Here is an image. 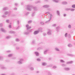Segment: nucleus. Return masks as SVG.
<instances>
[{"mask_svg": "<svg viewBox=\"0 0 75 75\" xmlns=\"http://www.w3.org/2000/svg\"><path fill=\"white\" fill-rule=\"evenodd\" d=\"M60 62L62 63H64V62H65V61L63 60H60Z\"/></svg>", "mask_w": 75, "mask_h": 75, "instance_id": "obj_14", "label": "nucleus"}, {"mask_svg": "<svg viewBox=\"0 0 75 75\" xmlns=\"http://www.w3.org/2000/svg\"><path fill=\"white\" fill-rule=\"evenodd\" d=\"M42 30V28H40L38 29V31H41Z\"/></svg>", "mask_w": 75, "mask_h": 75, "instance_id": "obj_29", "label": "nucleus"}, {"mask_svg": "<svg viewBox=\"0 0 75 75\" xmlns=\"http://www.w3.org/2000/svg\"><path fill=\"white\" fill-rule=\"evenodd\" d=\"M21 62H23V61H24V59H20L19 60Z\"/></svg>", "mask_w": 75, "mask_h": 75, "instance_id": "obj_19", "label": "nucleus"}, {"mask_svg": "<svg viewBox=\"0 0 75 75\" xmlns=\"http://www.w3.org/2000/svg\"><path fill=\"white\" fill-rule=\"evenodd\" d=\"M11 52V51H7V52Z\"/></svg>", "mask_w": 75, "mask_h": 75, "instance_id": "obj_57", "label": "nucleus"}, {"mask_svg": "<svg viewBox=\"0 0 75 75\" xmlns=\"http://www.w3.org/2000/svg\"><path fill=\"white\" fill-rule=\"evenodd\" d=\"M49 59H51V58H49Z\"/></svg>", "mask_w": 75, "mask_h": 75, "instance_id": "obj_63", "label": "nucleus"}, {"mask_svg": "<svg viewBox=\"0 0 75 75\" xmlns=\"http://www.w3.org/2000/svg\"><path fill=\"white\" fill-rule=\"evenodd\" d=\"M72 8H75V4L73 5L72 6Z\"/></svg>", "mask_w": 75, "mask_h": 75, "instance_id": "obj_39", "label": "nucleus"}, {"mask_svg": "<svg viewBox=\"0 0 75 75\" xmlns=\"http://www.w3.org/2000/svg\"><path fill=\"white\" fill-rule=\"evenodd\" d=\"M35 53L36 54V56H38L39 55V54L38 53V52H35Z\"/></svg>", "mask_w": 75, "mask_h": 75, "instance_id": "obj_16", "label": "nucleus"}, {"mask_svg": "<svg viewBox=\"0 0 75 75\" xmlns=\"http://www.w3.org/2000/svg\"><path fill=\"white\" fill-rule=\"evenodd\" d=\"M67 35H68V33H66V34L65 35V37H67Z\"/></svg>", "mask_w": 75, "mask_h": 75, "instance_id": "obj_38", "label": "nucleus"}, {"mask_svg": "<svg viewBox=\"0 0 75 75\" xmlns=\"http://www.w3.org/2000/svg\"><path fill=\"white\" fill-rule=\"evenodd\" d=\"M47 34L48 35H51V30L50 29L48 30Z\"/></svg>", "mask_w": 75, "mask_h": 75, "instance_id": "obj_5", "label": "nucleus"}, {"mask_svg": "<svg viewBox=\"0 0 75 75\" xmlns=\"http://www.w3.org/2000/svg\"><path fill=\"white\" fill-rule=\"evenodd\" d=\"M46 13H47L48 14H50V13L49 12H47Z\"/></svg>", "mask_w": 75, "mask_h": 75, "instance_id": "obj_61", "label": "nucleus"}, {"mask_svg": "<svg viewBox=\"0 0 75 75\" xmlns=\"http://www.w3.org/2000/svg\"><path fill=\"white\" fill-rule=\"evenodd\" d=\"M64 17H66V14H64Z\"/></svg>", "mask_w": 75, "mask_h": 75, "instance_id": "obj_58", "label": "nucleus"}, {"mask_svg": "<svg viewBox=\"0 0 75 75\" xmlns=\"http://www.w3.org/2000/svg\"><path fill=\"white\" fill-rule=\"evenodd\" d=\"M16 49L17 50H19V49H20V48L19 47H16Z\"/></svg>", "mask_w": 75, "mask_h": 75, "instance_id": "obj_53", "label": "nucleus"}, {"mask_svg": "<svg viewBox=\"0 0 75 75\" xmlns=\"http://www.w3.org/2000/svg\"><path fill=\"white\" fill-rule=\"evenodd\" d=\"M18 4L17 3H15V6H18Z\"/></svg>", "mask_w": 75, "mask_h": 75, "instance_id": "obj_51", "label": "nucleus"}, {"mask_svg": "<svg viewBox=\"0 0 75 75\" xmlns=\"http://www.w3.org/2000/svg\"><path fill=\"white\" fill-rule=\"evenodd\" d=\"M56 28L57 29V31H58V29H59V27H58Z\"/></svg>", "mask_w": 75, "mask_h": 75, "instance_id": "obj_44", "label": "nucleus"}, {"mask_svg": "<svg viewBox=\"0 0 75 75\" xmlns=\"http://www.w3.org/2000/svg\"><path fill=\"white\" fill-rule=\"evenodd\" d=\"M5 14L6 15H7L8 14V12L6 11V12L5 13Z\"/></svg>", "mask_w": 75, "mask_h": 75, "instance_id": "obj_25", "label": "nucleus"}, {"mask_svg": "<svg viewBox=\"0 0 75 75\" xmlns=\"http://www.w3.org/2000/svg\"><path fill=\"white\" fill-rule=\"evenodd\" d=\"M12 56H13V54H9L8 55L9 57H12Z\"/></svg>", "mask_w": 75, "mask_h": 75, "instance_id": "obj_32", "label": "nucleus"}, {"mask_svg": "<svg viewBox=\"0 0 75 75\" xmlns=\"http://www.w3.org/2000/svg\"><path fill=\"white\" fill-rule=\"evenodd\" d=\"M41 2L40 1H39L38 2V3H40Z\"/></svg>", "mask_w": 75, "mask_h": 75, "instance_id": "obj_62", "label": "nucleus"}, {"mask_svg": "<svg viewBox=\"0 0 75 75\" xmlns=\"http://www.w3.org/2000/svg\"><path fill=\"white\" fill-rule=\"evenodd\" d=\"M34 42H35L34 41H33L32 42L33 44H34Z\"/></svg>", "mask_w": 75, "mask_h": 75, "instance_id": "obj_59", "label": "nucleus"}, {"mask_svg": "<svg viewBox=\"0 0 75 75\" xmlns=\"http://www.w3.org/2000/svg\"><path fill=\"white\" fill-rule=\"evenodd\" d=\"M53 2H54V3H59V1L58 0H53Z\"/></svg>", "mask_w": 75, "mask_h": 75, "instance_id": "obj_8", "label": "nucleus"}, {"mask_svg": "<svg viewBox=\"0 0 75 75\" xmlns=\"http://www.w3.org/2000/svg\"><path fill=\"white\" fill-rule=\"evenodd\" d=\"M66 10L67 11H68L69 10H70L71 9L70 8H67L66 9Z\"/></svg>", "mask_w": 75, "mask_h": 75, "instance_id": "obj_27", "label": "nucleus"}, {"mask_svg": "<svg viewBox=\"0 0 75 75\" xmlns=\"http://www.w3.org/2000/svg\"><path fill=\"white\" fill-rule=\"evenodd\" d=\"M52 68L53 69H55V68H57V66H52Z\"/></svg>", "mask_w": 75, "mask_h": 75, "instance_id": "obj_21", "label": "nucleus"}, {"mask_svg": "<svg viewBox=\"0 0 75 75\" xmlns=\"http://www.w3.org/2000/svg\"><path fill=\"white\" fill-rule=\"evenodd\" d=\"M33 22V21H28V23L29 24H30V23H31Z\"/></svg>", "mask_w": 75, "mask_h": 75, "instance_id": "obj_30", "label": "nucleus"}, {"mask_svg": "<svg viewBox=\"0 0 75 75\" xmlns=\"http://www.w3.org/2000/svg\"><path fill=\"white\" fill-rule=\"evenodd\" d=\"M37 74H38L39 73H40V71H37Z\"/></svg>", "mask_w": 75, "mask_h": 75, "instance_id": "obj_55", "label": "nucleus"}, {"mask_svg": "<svg viewBox=\"0 0 75 75\" xmlns=\"http://www.w3.org/2000/svg\"><path fill=\"white\" fill-rule=\"evenodd\" d=\"M43 35H44V36H45V35H47V34H46V33H43Z\"/></svg>", "mask_w": 75, "mask_h": 75, "instance_id": "obj_45", "label": "nucleus"}, {"mask_svg": "<svg viewBox=\"0 0 75 75\" xmlns=\"http://www.w3.org/2000/svg\"><path fill=\"white\" fill-rule=\"evenodd\" d=\"M27 9L29 11H31L33 8V7L30 5H27Z\"/></svg>", "mask_w": 75, "mask_h": 75, "instance_id": "obj_1", "label": "nucleus"}, {"mask_svg": "<svg viewBox=\"0 0 75 75\" xmlns=\"http://www.w3.org/2000/svg\"><path fill=\"white\" fill-rule=\"evenodd\" d=\"M57 13L58 15L59 16V15L60 14V13H59V11H57Z\"/></svg>", "mask_w": 75, "mask_h": 75, "instance_id": "obj_22", "label": "nucleus"}, {"mask_svg": "<svg viewBox=\"0 0 75 75\" xmlns=\"http://www.w3.org/2000/svg\"><path fill=\"white\" fill-rule=\"evenodd\" d=\"M52 26L53 27H55V26H56V24L53 25H52Z\"/></svg>", "mask_w": 75, "mask_h": 75, "instance_id": "obj_47", "label": "nucleus"}, {"mask_svg": "<svg viewBox=\"0 0 75 75\" xmlns=\"http://www.w3.org/2000/svg\"><path fill=\"white\" fill-rule=\"evenodd\" d=\"M50 19H51V18H52V15H50Z\"/></svg>", "mask_w": 75, "mask_h": 75, "instance_id": "obj_41", "label": "nucleus"}, {"mask_svg": "<svg viewBox=\"0 0 75 75\" xmlns=\"http://www.w3.org/2000/svg\"><path fill=\"white\" fill-rule=\"evenodd\" d=\"M39 32L40 31L39 30L36 31L34 32V34L35 35H36V34H38Z\"/></svg>", "mask_w": 75, "mask_h": 75, "instance_id": "obj_3", "label": "nucleus"}, {"mask_svg": "<svg viewBox=\"0 0 75 75\" xmlns=\"http://www.w3.org/2000/svg\"><path fill=\"white\" fill-rule=\"evenodd\" d=\"M30 69L31 70V71H34V69L33 67H30Z\"/></svg>", "mask_w": 75, "mask_h": 75, "instance_id": "obj_20", "label": "nucleus"}, {"mask_svg": "<svg viewBox=\"0 0 75 75\" xmlns=\"http://www.w3.org/2000/svg\"><path fill=\"white\" fill-rule=\"evenodd\" d=\"M68 47H72V45L71 44H69L68 45Z\"/></svg>", "mask_w": 75, "mask_h": 75, "instance_id": "obj_18", "label": "nucleus"}, {"mask_svg": "<svg viewBox=\"0 0 75 75\" xmlns=\"http://www.w3.org/2000/svg\"><path fill=\"white\" fill-rule=\"evenodd\" d=\"M17 63L18 64H23V62H22L19 60L18 62Z\"/></svg>", "mask_w": 75, "mask_h": 75, "instance_id": "obj_10", "label": "nucleus"}, {"mask_svg": "<svg viewBox=\"0 0 75 75\" xmlns=\"http://www.w3.org/2000/svg\"><path fill=\"white\" fill-rule=\"evenodd\" d=\"M50 20H51V18H50V20L49 21L46 22L45 23H48V22H50Z\"/></svg>", "mask_w": 75, "mask_h": 75, "instance_id": "obj_23", "label": "nucleus"}, {"mask_svg": "<svg viewBox=\"0 0 75 75\" xmlns=\"http://www.w3.org/2000/svg\"><path fill=\"white\" fill-rule=\"evenodd\" d=\"M42 65H43L44 66L47 65V63H42Z\"/></svg>", "mask_w": 75, "mask_h": 75, "instance_id": "obj_24", "label": "nucleus"}, {"mask_svg": "<svg viewBox=\"0 0 75 75\" xmlns=\"http://www.w3.org/2000/svg\"><path fill=\"white\" fill-rule=\"evenodd\" d=\"M1 31H2V32H3L4 33L5 32V30H4V29L3 28H1Z\"/></svg>", "mask_w": 75, "mask_h": 75, "instance_id": "obj_11", "label": "nucleus"}, {"mask_svg": "<svg viewBox=\"0 0 75 75\" xmlns=\"http://www.w3.org/2000/svg\"><path fill=\"white\" fill-rule=\"evenodd\" d=\"M9 28H11V25H9Z\"/></svg>", "mask_w": 75, "mask_h": 75, "instance_id": "obj_36", "label": "nucleus"}, {"mask_svg": "<svg viewBox=\"0 0 75 75\" xmlns=\"http://www.w3.org/2000/svg\"><path fill=\"white\" fill-rule=\"evenodd\" d=\"M14 10H17V8H15L14 9Z\"/></svg>", "mask_w": 75, "mask_h": 75, "instance_id": "obj_49", "label": "nucleus"}, {"mask_svg": "<svg viewBox=\"0 0 75 75\" xmlns=\"http://www.w3.org/2000/svg\"><path fill=\"white\" fill-rule=\"evenodd\" d=\"M48 75H52V74L50 73V72H48Z\"/></svg>", "mask_w": 75, "mask_h": 75, "instance_id": "obj_35", "label": "nucleus"}, {"mask_svg": "<svg viewBox=\"0 0 75 75\" xmlns=\"http://www.w3.org/2000/svg\"><path fill=\"white\" fill-rule=\"evenodd\" d=\"M69 28H71V25H69Z\"/></svg>", "mask_w": 75, "mask_h": 75, "instance_id": "obj_43", "label": "nucleus"}, {"mask_svg": "<svg viewBox=\"0 0 75 75\" xmlns=\"http://www.w3.org/2000/svg\"><path fill=\"white\" fill-rule=\"evenodd\" d=\"M4 10H8V8L6 7H5L3 8Z\"/></svg>", "mask_w": 75, "mask_h": 75, "instance_id": "obj_17", "label": "nucleus"}, {"mask_svg": "<svg viewBox=\"0 0 75 75\" xmlns=\"http://www.w3.org/2000/svg\"><path fill=\"white\" fill-rule=\"evenodd\" d=\"M6 22H7V23H10V21L9 20H7L6 21Z\"/></svg>", "mask_w": 75, "mask_h": 75, "instance_id": "obj_28", "label": "nucleus"}, {"mask_svg": "<svg viewBox=\"0 0 75 75\" xmlns=\"http://www.w3.org/2000/svg\"><path fill=\"white\" fill-rule=\"evenodd\" d=\"M62 3V4H64V5H65L67 4V2H63Z\"/></svg>", "mask_w": 75, "mask_h": 75, "instance_id": "obj_15", "label": "nucleus"}, {"mask_svg": "<svg viewBox=\"0 0 75 75\" xmlns=\"http://www.w3.org/2000/svg\"><path fill=\"white\" fill-rule=\"evenodd\" d=\"M29 13H27L25 14V15H26V16H27V15H28V14H29Z\"/></svg>", "mask_w": 75, "mask_h": 75, "instance_id": "obj_48", "label": "nucleus"}, {"mask_svg": "<svg viewBox=\"0 0 75 75\" xmlns=\"http://www.w3.org/2000/svg\"><path fill=\"white\" fill-rule=\"evenodd\" d=\"M43 7L44 8H48V7H49V5H45L43 6Z\"/></svg>", "mask_w": 75, "mask_h": 75, "instance_id": "obj_9", "label": "nucleus"}, {"mask_svg": "<svg viewBox=\"0 0 75 75\" xmlns=\"http://www.w3.org/2000/svg\"><path fill=\"white\" fill-rule=\"evenodd\" d=\"M1 68V69H5V67L4 66H2Z\"/></svg>", "mask_w": 75, "mask_h": 75, "instance_id": "obj_40", "label": "nucleus"}, {"mask_svg": "<svg viewBox=\"0 0 75 75\" xmlns=\"http://www.w3.org/2000/svg\"><path fill=\"white\" fill-rule=\"evenodd\" d=\"M37 60L38 61H41V59H37Z\"/></svg>", "mask_w": 75, "mask_h": 75, "instance_id": "obj_37", "label": "nucleus"}, {"mask_svg": "<svg viewBox=\"0 0 75 75\" xmlns=\"http://www.w3.org/2000/svg\"><path fill=\"white\" fill-rule=\"evenodd\" d=\"M48 50H46L44 52V54H47V51Z\"/></svg>", "mask_w": 75, "mask_h": 75, "instance_id": "obj_34", "label": "nucleus"}, {"mask_svg": "<svg viewBox=\"0 0 75 75\" xmlns=\"http://www.w3.org/2000/svg\"><path fill=\"white\" fill-rule=\"evenodd\" d=\"M75 9H71V11H75Z\"/></svg>", "mask_w": 75, "mask_h": 75, "instance_id": "obj_33", "label": "nucleus"}, {"mask_svg": "<svg viewBox=\"0 0 75 75\" xmlns=\"http://www.w3.org/2000/svg\"><path fill=\"white\" fill-rule=\"evenodd\" d=\"M74 62L72 61H71L70 62H67V64H72Z\"/></svg>", "mask_w": 75, "mask_h": 75, "instance_id": "obj_6", "label": "nucleus"}, {"mask_svg": "<svg viewBox=\"0 0 75 75\" xmlns=\"http://www.w3.org/2000/svg\"><path fill=\"white\" fill-rule=\"evenodd\" d=\"M3 26V24H0V27H2Z\"/></svg>", "mask_w": 75, "mask_h": 75, "instance_id": "obj_54", "label": "nucleus"}, {"mask_svg": "<svg viewBox=\"0 0 75 75\" xmlns=\"http://www.w3.org/2000/svg\"><path fill=\"white\" fill-rule=\"evenodd\" d=\"M67 55L68 56H70V57H73V55H72V54H68Z\"/></svg>", "mask_w": 75, "mask_h": 75, "instance_id": "obj_31", "label": "nucleus"}, {"mask_svg": "<svg viewBox=\"0 0 75 75\" xmlns=\"http://www.w3.org/2000/svg\"><path fill=\"white\" fill-rule=\"evenodd\" d=\"M33 9L35 10V11H37L38 10V9L36 7H34L33 8Z\"/></svg>", "mask_w": 75, "mask_h": 75, "instance_id": "obj_13", "label": "nucleus"}, {"mask_svg": "<svg viewBox=\"0 0 75 75\" xmlns=\"http://www.w3.org/2000/svg\"><path fill=\"white\" fill-rule=\"evenodd\" d=\"M0 59H2V57H0Z\"/></svg>", "mask_w": 75, "mask_h": 75, "instance_id": "obj_60", "label": "nucleus"}, {"mask_svg": "<svg viewBox=\"0 0 75 75\" xmlns=\"http://www.w3.org/2000/svg\"><path fill=\"white\" fill-rule=\"evenodd\" d=\"M10 38V37L9 36H7L6 37V38H7V39H8Z\"/></svg>", "mask_w": 75, "mask_h": 75, "instance_id": "obj_52", "label": "nucleus"}, {"mask_svg": "<svg viewBox=\"0 0 75 75\" xmlns=\"http://www.w3.org/2000/svg\"><path fill=\"white\" fill-rule=\"evenodd\" d=\"M38 49H40V48H38V49H37L38 50Z\"/></svg>", "mask_w": 75, "mask_h": 75, "instance_id": "obj_64", "label": "nucleus"}, {"mask_svg": "<svg viewBox=\"0 0 75 75\" xmlns=\"http://www.w3.org/2000/svg\"><path fill=\"white\" fill-rule=\"evenodd\" d=\"M26 27L28 30H29V29L31 28V26H29V25H26Z\"/></svg>", "mask_w": 75, "mask_h": 75, "instance_id": "obj_4", "label": "nucleus"}, {"mask_svg": "<svg viewBox=\"0 0 75 75\" xmlns=\"http://www.w3.org/2000/svg\"><path fill=\"white\" fill-rule=\"evenodd\" d=\"M31 30H29V31L28 30V32L27 33H25L24 34H28V33H30V32H31Z\"/></svg>", "mask_w": 75, "mask_h": 75, "instance_id": "obj_7", "label": "nucleus"}, {"mask_svg": "<svg viewBox=\"0 0 75 75\" xmlns=\"http://www.w3.org/2000/svg\"><path fill=\"white\" fill-rule=\"evenodd\" d=\"M40 23L41 24H44V23L43 22H41Z\"/></svg>", "mask_w": 75, "mask_h": 75, "instance_id": "obj_46", "label": "nucleus"}, {"mask_svg": "<svg viewBox=\"0 0 75 75\" xmlns=\"http://www.w3.org/2000/svg\"><path fill=\"white\" fill-rule=\"evenodd\" d=\"M55 49L56 51H59V49H58V48H56Z\"/></svg>", "mask_w": 75, "mask_h": 75, "instance_id": "obj_26", "label": "nucleus"}, {"mask_svg": "<svg viewBox=\"0 0 75 75\" xmlns=\"http://www.w3.org/2000/svg\"><path fill=\"white\" fill-rule=\"evenodd\" d=\"M64 69L65 70V71H69V70L71 69L69 67H65L64 68Z\"/></svg>", "mask_w": 75, "mask_h": 75, "instance_id": "obj_2", "label": "nucleus"}, {"mask_svg": "<svg viewBox=\"0 0 75 75\" xmlns=\"http://www.w3.org/2000/svg\"><path fill=\"white\" fill-rule=\"evenodd\" d=\"M19 23H20V22H19V21H18V24H19Z\"/></svg>", "mask_w": 75, "mask_h": 75, "instance_id": "obj_56", "label": "nucleus"}, {"mask_svg": "<svg viewBox=\"0 0 75 75\" xmlns=\"http://www.w3.org/2000/svg\"><path fill=\"white\" fill-rule=\"evenodd\" d=\"M2 17H3V18H6V16L3 15V16H2Z\"/></svg>", "mask_w": 75, "mask_h": 75, "instance_id": "obj_50", "label": "nucleus"}, {"mask_svg": "<svg viewBox=\"0 0 75 75\" xmlns=\"http://www.w3.org/2000/svg\"><path fill=\"white\" fill-rule=\"evenodd\" d=\"M9 33L10 34H14L15 33V32L13 31H10L9 32Z\"/></svg>", "mask_w": 75, "mask_h": 75, "instance_id": "obj_12", "label": "nucleus"}, {"mask_svg": "<svg viewBox=\"0 0 75 75\" xmlns=\"http://www.w3.org/2000/svg\"><path fill=\"white\" fill-rule=\"evenodd\" d=\"M16 41L17 42H18V41H20V40H19V39H16Z\"/></svg>", "mask_w": 75, "mask_h": 75, "instance_id": "obj_42", "label": "nucleus"}]
</instances>
